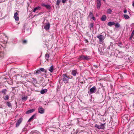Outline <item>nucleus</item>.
<instances>
[{"label": "nucleus", "mask_w": 134, "mask_h": 134, "mask_svg": "<svg viewBox=\"0 0 134 134\" xmlns=\"http://www.w3.org/2000/svg\"><path fill=\"white\" fill-rule=\"evenodd\" d=\"M62 77V78L60 79L59 80V83L64 82L66 84L68 83L69 79L70 78V76H67V74H64L63 75Z\"/></svg>", "instance_id": "nucleus-1"}, {"label": "nucleus", "mask_w": 134, "mask_h": 134, "mask_svg": "<svg viewBox=\"0 0 134 134\" xmlns=\"http://www.w3.org/2000/svg\"><path fill=\"white\" fill-rule=\"evenodd\" d=\"M97 8L98 9L100 8L101 5V1L100 0H97Z\"/></svg>", "instance_id": "nucleus-8"}, {"label": "nucleus", "mask_w": 134, "mask_h": 134, "mask_svg": "<svg viewBox=\"0 0 134 134\" xmlns=\"http://www.w3.org/2000/svg\"><path fill=\"white\" fill-rule=\"evenodd\" d=\"M134 35V30H133V31H132L131 35H132V36H133Z\"/></svg>", "instance_id": "nucleus-40"}, {"label": "nucleus", "mask_w": 134, "mask_h": 134, "mask_svg": "<svg viewBox=\"0 0 134 134\" xmlns=\"http://www.w3.org/2000/svg\"><path fill=\"white\" fill-rule=\"evenodd\" d=\"M47 90L45 89L42 90L40 92V93L41 94H43L47 92Z\"/></svg>", "instance_id": "nucleus-16"}, {"label": "nucleus", "mask_w": 134, "mask_h": 134, "mask_svg": "<svg viewBox=\"0 0 134 134\" xmlns=\"http://www.w3.org/2000/svg\"><path fill=\"white\" fill-rule=\"evenodd\" d=\"M112 12V10L110 8L108 9L107 11V13L108 14H111Z\"/></svg>", "instance_id": "nucleus-23"}, {"label": "nucleus", "mask_w": 134, "mask_h": 134, "mask_svg": "<svg viewBox=\"0 0 134 134\" xmlns=\"http://www.w3.org/2000/svg\"><path fill=\"white\" fill-rule=\"evenodd\" d=\"M94 127H96L98 129H100V127L99 125H98L97 124H96L94 125Z\"/></svg>", "instance_id": "nucleus-36"}, {"label": "nucleus", "mask_w": 134, "mask_h": 134, "mask_svg": "<svg viewBox=\"0 0 134 134\" xmlns=\"http://www.w3.org/2000/svg\"><path fill=\"white\" fill-rule=\"evenodd\" d=\"M13 90H14V89H13Z\"/></svg>", "instance_id": "nucleus-54"}, {"label": "nucleus", "mask_w": 134, "mask_h": 134, "mask_svg": "<svg viewBox=\"0 0 134 134\" xmlns=\"http://www.w3.org/2000/svg\"><path fill=\"white\" fill-rule=\"evenodd\" d=\"M36 114H35L32 115L31 117L29 119L28 121V122H30L34 118V117L36 115Z\"/></svg>", "instance_id": "nucleus-18"}, {"label": "nucleus", "mask_w": 134, "mask_h": 134, "mask_svg": "<svg viewBox=\"0 0 134 134\" xmlns=\"http://www.w3.org/2000/svg\"><path fill=\"white\" fill-rule=\"evenodd\" d=\"M127 12V10L126 9L125 10H124V13H126Z\"/></svg>", "instance_id": "nucleus-43"}, {"label": "nucleus", "mask_w": 134, "mask_h": 134, "mask_svg": "<svg viewBox=\"0 0 134 134\" xmlns=\"http://www.w3.org/2000/svg\"><path fill=\"white\" fill-rule=\"evenodd\" d=\"M117 122H114V121H113L112 122V124L114 126H116L118 125Z\"/></svg>", "instance_id": "nucleus-30"}, {"label": "nucleus", "mask_w": 134, "mask_h": 134, "mask_svg": "<svg viewBox=\"0 0 134 134\" xmlns=\"http://www.w3.org/2000/svg\"><path fill=\"white\" fill-rule=\"evenodd\" d=\"M101 20L102 21L105 20L107 19L106 16L105 15H103L101 18Z\"/></svg>", "instance_id": "nucleus-13"}, {"label": "nucleus", "mask_w": 134, "mask_h": 134, "mask_svg": "<svg viewBox=\"0 0 134 134\" xmlns=\"http://www.w3.org/2000/svg\"><path fill=\"white\" fill-rule=\"evenodd\" d=\"M38 111L41 114H43L44 113V109L42 107H39L38 108Z\"/></svg>", "instance_id": "nucleus-7"}, {"label": "nucleus", "mask_w": 134, "mask_h": 134, "mask_svg": "<svg viewBox=\"0 0 134 134\" xmlns=\"http://www.w3.org/2000/svg\"><path fill=\"white\" fill-rule=\"evenodd\" d=\"M105 124H101L99 126L100 127V129H103L104 128V125Z\"/></svg>", "instance_id": "nucleus-28"}, {"label": "nucleus", "mask_w": 134, "mask_h": 134, "mask_svg": "<svg viewBox=\"0 0 134 134\" xmlns=\"http://www.w3.org/2000/svg\"><path fill=\"white\" fill-rule=\"evenodd\" d=\"M27 98V96L24 97H23L22 98V99L24 101H26Z\"/></svg>", "instance_id": "nucleus-32"}, {"label": "nucleus", "mask_w": 134, "mask_h": 134, "mask_svg": "<svg viewBox=\"0 0 134 134\" xmlns=\"http://www.w3.org/2000/svg\"><path fill=\"white\" fill-rule=\"evenodd\" d=\"M9 96L8 95H4L3 96V98L5 100H8Z\"/></svg>", "instance_id": "nucleus-11"}, {"label": "nucleus", "mask_w": 134, "mask_h": 134, "mask_svg": "<svg viewBox=\"0 0 134 134\" xmlns=\"http://www.w3.org/2000/svg\"><path fill=\"white\" fill-rule=\"evenodd\" d=\"M93 16V12L92 11H90L88 15V17H91Z\"/></svg>", "instance_id": "nucleus-31"}, {"label": "nucleus", "mask_w": 134, "mask_h": 134, "mask_svg": "<svg viewBox=\"0 0 134 134\" xmlns=\"http://www.w3.org/2000/svg\"><path fill=\"white\" fill-rule=\"evenodd\" d=\"M45 58L46 59V60L47 61H48L49 58V54H48L47 53H46L45 55Z\"/></svg>", "instance_id": "nucleus-22"}, {"label": "nucleus", "mask_w": 134, "mask_h": 134, "mask_svg": "<svg viewBox=\"0 0 134 134\" xmlns=\"http://www.w3.org/2000/svg\"><path fill=\"white\" fill-rule=\"evenodd\" d=\"M96 91L97 88L96 87L94 86L93 87L90 89V91L88 92V93L90 94H91L95 93Z\"/></svg>", "instance_id": "nucleus-3"}, {"label": "nucleus", "mask_w": 134, "mask_h": 134, "mask_svg": "<svg viewBox=\"0 0 134 134\" xmlns=\"http://www.w3.org/2000/svg\"><path fill=\"white\" fill-rule=\"evenodd\" d=\"M91 17H91V18L93 20L95 21L96 20V18L94 16H92Z\"/></svg>", "instance_id": "nucleus-38"}, {"label": "nucleus", "mask_w": 134, "mask_h": 134, "mask_svg": "<svg viewBox=\"0 0 134 134\" xmlns=\"http://www.w3.org/2000/svg\"><path fill=\"white\" fill-rule=\"evenodd\" d=\"M133 107L134 108V100H133Z\"/></svg>", "instance_id": "nucleus-49"}, {"label": "nucleus", "mask_w": 134, "mask_h": 134, "mask_svg": "<svg viewBox=\"0 0 134 134\" xmlns=\"http://www.w3.org/2000/svg\"><path fill=\"white\" fill-rule=\"evenodd\" d=\"M62 2L63 3H65L67 1V0H62Z\"/></svg>", "instance_id": "nucleus-39"}, {"label": "nucleus", "mask_w": 134, "mask_h": 134, "mask_svg": "<svg viewBox=\"0 0 134 134\" xmlns=\"http://www.w3.org/2000/svg\"><path fill=\"white\" fill-rule=\"evenodd\" d=\"M123 118H125L126 119H128V115H125L123 117Z\"/></svg>", "instance_id": "nucleus-35"}, {"label": "nucleus", "mask_w": 134, "mask_h": 134, "mask_svg": "<svg viewBox=\"0 0 134 134\" xmlns=\"http://www.w3.org/2000/svg\"><path fill=\"white\" fill-rule=\"evenodd\" d=\"M61 2V0H57L56 4L58 6H59L60 4V3Z\"/></svg>", "instance_id": "nucleus-33"}, {"label": "nucleus", "mask_w": 134, "mask_h": 134, "mask_svg": "<svg viewBox=\"0 0 134 134\" xmlns=\"http://www.w3.org/2000/svg\"><path fill=\"white\" fill-rule=\"evenodd\" d=\"M41 73V71L39 69L35 70L34 72V74H35L36 75L37 74H39Z\"/></svg>", "instance_id": "nucleus-19"}, {"label": "nucleus", "mask_w": 134, "mask_h": 134, "mask_svg": "<svg viewBox=\"0 0 134 134\" xmlns=\"http://www.w3.org/2000/svg\"><path fill=\"white\" fill-rule=\"evenodd\" d=\"M41 9V7H40L39 6H37V7H36L33 10V12H35V11L37 10H40Z\"/></svg>", "instance_id": "nucleus-14"}, {"label": "nucleus", "mask_w": 134, "mask_h": 134, "mask_svg": "<svg viewBox=\"0 0 134 134\" xmlns=\"http://www.w3.org/2000/svg\"><path fill=\"white\" fill-rule=\"evenodd\" d=\"M23 120V119L22 118H20L19 119L16 124V127H18L19 125L22 122Z\"/></svg>", "instance_id": "nucleus-5"}, {"label": "nucleus", "mask_w": 134, "mask_h": 134, "mask_svg": "<svg viewBox=\"0 0 134 134\" xmlns=\"http://www.w3.org/2000/svg\"><path fill=\"white\" fill-rule=\"evenodd\" d=\"M53 65L51 66L49 68L48 70L51 72H52L53 71Z\"/></svg>", "instance_id": "nucleus-20"}, {"label": "nucleus", "mask_w": 134, "mask_h": 134, "mask_svg": "<svg viewBox=\"0 0 134 134\" xmlns=\"http://www.w3.org/2000/svg\"><path fill=\"white\" fill-rule=\"evenodd\" d=\"M117 99V97H115V98H114V99Z\"/></svg>", "instance_id": "nucleus-50"}, {"label": "nucleus", "mask_w": 134, "mask_h": 134, "mask_svg": "<svg viewBox=\"0 0 134 134\" xmlns=\"http://www.w3.org/2000/svg\"><path fill=\"white\" fill-rule=\"evenodd\" d=\"M114 25H115V27L117 28H119L120 26V24L118 23H115Z\"/></svg>", "instance_id": "nucleus-24"}, {"label": "nucleus", "mask_w": 134, "mask_h": 134, "mask_svg": "<svg viewBox=\"0 0 134 134\" xmlns=\"http://www.w3.org/2000/svg\"><path fill=\"white\" fill-rule=\"evenodd\" d=\"M97 93H98V92H97Z\"/></svg>", "instance_id": "nucleus-55"}, {"label": "nucleus", "mask_w": 134, "mask_h": 134, "mask_svg": "<svg viewBox=\"0 0 134 134\" xmlns=\"http://www.w3.org/2000/svg\"><path fill=\"white\" fill-rule=\"evenodd\" d=\"M118 45L121 48L122 47V42H118Z\"/></svg>", "instance_id": "nucleus-34"}, {"label": "nucleus", "mask_w": 134, "mask_h": 134, "mask_svg": "<svg viewBox=\"0 0 134 134\" xmlns=\"http://www.w3.org/2000/svg\"><path fill=\"white\" fill-rule=\"evenodd\" d=\"M86 41H87V42H88V40H87Z\"/></svg>", "instance_id": "nucleus-53"}, {"label": "nucleus", "mask_w": 134, "mask_h": 134, "mask_svg": "<svg viewBox=\"0 0 134 134\" xmlns=\"http://www.w3.org/2000/svg\"><path fill=\"white\" fill-rule=\"evenodd\" d=\"M42 6L45 7L47 9H51V6L50 5L45 4L44 3H42L41 4Z\"/></svg>", "instance_id": "nucleus-9"}, {"label": "nucleus", "mask_w": 134, "mask_h": 134, "mask_svg": "<svg viewBox=\"0 0 134 134\" xmlns=\"http://www.w3.org/2000/svg\"><path fill=\"white\" fill-rule=\"evenodd\" d=\"M6 105L8 107H11L12 105L11 103L9 102H6Z\"/></svg>", "instance_id": "nucleus-21"}, {"label": "nucleus", "mask_w": 134, "mask_h": 134, "mask_svg": "<svg viewBox=\"0 0 134 134\" xmlns=\"http://www.w3.org/2000/svg\"><path fill=\"white\" fill-rule=\"evenodd\" d=\"M103 1H105V0H103Z\"/></svg>", "instance_id": "nucleus-52"}, {"label": "nucleus", "mask_w": 134, "mask_h": 134, "mask_svg": "<svg viewBox=\"0 0 134 134\" xmlns=\"http://www.w3.org/2000/svg\"><path fill=\"white\" fill-rule=\"evenodd\" d=\"M73 77L71 76V77H70V79H72L73 78Z\"/></svg>", "instance_id": "nucleus-46"}, {"label": "nucleus", "mask_w": 134, "mask_h": 134, "mask_svg": "<svg viewBox=\"0 0 134 134\" xmlns=\"http://www.w3.org/2000/svg\"><path fill=\"white\" fill-rule=\"evenodd\" d=\"M46 85H47V84L45 85L44 86H46Z\"/></svg>", "instance_id": "nucleus-51"}, {"label": "nucleus", "mask_w": 134, "mask_h": 134, "mask_svg": "<svg viewBox=\"0 0 134 134\" xmlns=\"http://www.w3.org/2000/svg\"><path fill=\"white\" fill-rule=\"evenodd\" d=\"M35 111V109H31L27 111H26V114H29Z\"/></svg>", "instance_id": "nucleus-12"}, {"label": "nucleus", "mask_w": 134, "mask_h": 134, "mask_svg": "<svg viewBox=\"0 0 134 134\" xmlns=\"http://www.w3.org/2000/svg\"><path fill=\"white\" fill-rule=\"evenodd\" d=\"M133 36H132V35H131V36L129 38V39L130 40H132V38L133 37Z\"/></svg>", "instance_id": "nucleus-42"}, {"label": "nucleus", "mask_w": 134, "mask_h": 134, "mask_svg": "<svg viewBox=\"0 0 134 134\" xmlns=\"http://www.w3.org/2000/svg\"><path fill=\"white\" fill-rule=\"evenodd\" d=\"M97 37L99 39V42H102L103 41L104 39V37L102 35L99 36H97Z\"/></svg>", "instance_id": "nucleus-6"}, {"label": "nucleus", "mask_w": 134, "mask_h": 134, "mask_svg": "<svg viewBox=\"0 0 134 134\" xmlns=\"http://www.w3.org/2000/svg\"><path fill=\"white\" fill-rule=\"evenodd\" d=\"M119 75H120V77H122V75H121V74H119Z\"/></svg>", "instance_id": "nucleus-47"}, {"label": "nucleus", "mask_w": 134, "mask_h": 134, "mask_svg": "<svg viewBox=\"0 0 134 134\" xmlns=\"http://www.w3.org/2000/svg\"><path fill=\"white\" fill-rule=\"evenodd\" d=\"M115 23L114 22H109L108 23V25L110 26H111L112 25L115 24Z\"/></svg>", "instance_id": "nucleus-15"}, {"label": "nucleus", "mask_w": 134, "mask_h": 134, "mask_svg": "<svg viewBox=\"0 0 134 134\" xmlns=\"http://www.w3.org/2000/svg\"><path fill=\"white\" fill-rule=\"evenodd\" d=\"M124 18L126 19H128L130 18V17L127 15L124 14Z\"/></svg>", "instance_id": "nucleus-26"}, {"label": "nucleus", "mask_w": 134, "mask_h": 134, "mask_svg": "<svg viewBox=\"0 0 134 134\" xmlns=\"http://www.w3.org/2000/svg\"><path fill=\"white\" fill-rule=\"evenodd\" d=\"M19 74H17L16 75V76H19Z\"/></svg>", "instance_id": "nucleus-48"}, {"label": "nucleus", "mask_w": 134, "mask_h": 134, "mask_svg": "<svg viewBox=\"0 0 134 134\" xmlns=\"http://www.w3.org/2000/svg\"><path fill=\"white\" fill-rule=\"evenodd\" d=\"M76 71L75 70H72L71 74L74 76H75L76 75Z\"/></svg>", "instance_id": "nucleus-25"}, {"label": "nucleus", "mask_w": 134, "mask_h": 134, "mask_svg": "<svg viewBox=\"0 0 134 134\" xmlns=\"http://www.w3.org/2000/svg\"><path fill=\"white\" fill-rule=\"evenodd\" d=\"M132 3V5L134 7V1H133Z\"/></svg>", "instance_id": "nucleus-45"}, {"label": "nucleus", "mask_w": 134, "mask_h": 134, "mask_svg": "<svg viewBox=\"0 0 134 134\" xmlns=\"http://www.w3.org/2000/svg\"><path fill=\"white\" fill-rule=\"evenodd\" d=\"M78 59L80 60H89L91 59V58L90 56L87 55H81L79 56Z\"/></svg>", "instance_id": "nucleus-2"}, {"label": "nucleus", "mask_w": 134, "mask_h": 134, "mask_svg": "<svg viewBox=\"0 0 134 134\" xmlns=\"http://www.w3.org/2000/svg\"><path fill=\"white\" fill-rule=\"evenodd\" d=\"M7 91V90L6 89H4L2 90L1 92L3 93V95H5L6 94V92Z\"/></svg>", "instance_id": "nucleus-17"}, {"label": "nucleus", "mask_w": 134, "mask_h": 134, "mask_svg": "<svg viewBox=\"0 0 134 134\" xmlns=\"http://www.w3.org/2000/svg\"><path fill=\"white\" fill-rule=\"evenodd\" d=\"M39 70H40V71L42 72H43L46 73V71L45 70V69L43 68H41L39 69Z\"/></svg>", "instance_id": "nucleus-27"}, {"label": "nucleus", "mask_w": 134, "mask_h": 134, "mask_svg": "<svg viewBox=\"0 0 134 134\" xmlns=\"http://www.w3.org/2000/svg\"><path fill=\"white\" fill-rule=\"evenodd\" d=\"M50 27V24L49 23H45L44 28L46 30H49Z\"/></svg>", "instance_id": "nucleus-4"}, {"label": "nucleus", "mask_w": 134, "mask_h": 134, "mask_svg": "<svg viewBox=\"0 0 134 134\" xmlns=\"http://www.w3.org/2000/svg\"><path fill=\"white\" fill-rule=\"evenodd\" d=\"M32 79L34 81H36V79L35 78H33Z\"/></svg>", "instance_id": "nucleus-44"}, {"label": "nucleus", "mask_w": 134, "mask_h": 134, "mask_svg": "<svg viewBox=\"0 0 134 134\" xmlns=\"http://www.w3.org/2000/svg\"><path fill=\"white\" fill-rule=\"evenodd\" d=\"M18 14L16 12L14 14V17L16 21H18L19 20V18L18 16Z\"/></svg>", "instance_id": "nucleus-10"}, {"label": "nucleus", "mask_w": 134, "mask_h": 134, "mask_svg": "<svg viewBox=\"0 0 134 134\" xmlns=\"http://www.w3.org/2000/svg\"><path fill=\"white\" fill-rule=\"evenodd\" d=\"M94 26V24L93 23H91L89 25L90 29L91 30V28H93Z\"/></svg>", "instance_id": "nucleus-29"}, {"label": "nucleus", "mask_w": 134, "mask_h": 134, "mask_svg": "<svg viewBox=\"0 0 134 134\" xmlns=\"http://www.w3.org/2000/svg\"><path fill=\"white\" fill-rule=\"evenodd\" d=\"M27 41L26 40H24L22 41V43L23 44H26Z\"/></svg>", "instance_id": "nucleus-37"}, {"label": "nucleus", "mask_w": 134, "mask_h": 134, "mask_svg": "<svg viewBox=\"0 0 134 134\" xmlns=\"http://www.w3.org/2000/svg\"><path fill=\"white\" fill-rule=\"evenodd\" d=\"M82 50H83L84 51H87V49L86 48H84L82 49Z\"/></svg>", "instance_id": "nucleus-41"}]
</instances>
